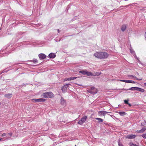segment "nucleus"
I'll use <instances>...</instances> for the list:
<instances>
[{
  "instance_id": "nucleus-27",
  "label": "nucleus",
  "mask_w": 146,
  "mask_h": 146,
  "mask_svg": "<svg viewBox=\"0 0 146 146\" xmlns=\"http://www.w3.org/2000/svg\"><path fill=\"white\" fill-rule=\"evenodd\" d=\"M24 86H26V85H25V84H22V85L19 86V88H21Z\"/></svg>"
},
{
  "instance_id": "nucleus-42",
  "label": "nucleus",
  "mask_w": 146,
  "mask_h": 146,
  "mask_svg": "<svg viewBox=\"0 0 146 146\" xmlns=\"http://www.w3.org/2000/svg\"><path fill=\"white\" fill-rule=\"evenodd\" d=\"M144 84L145 85V86H146V82Z\"/></svg>"
},
{
  "instance_id": "nucleus-13",
  "label": "nucleus",
  "mask_w": 146,
  "mask_h": 146,
  "mask_svg": "<svg viewBox=\"0 0 146 146\" xmlns=\"http://www.w3.org/2000/svg\"><path fill=\"white\" fill-rule=\"evenodd\" d=\"M61 104L63 105H65L66 104V101L62 98H61Z\"/></svg>"
},
{
  "instance_id": "nucleus-16",
  "label": "nucleus",
  "mask_w": 146,
  "mask_h": 146,
  "mask_svg": "<svg viewBox=\"0 0 146 146\" xmlns=\"http://www.w3.org/2000/svg\"><path fill=\"white\" fill-rule=\"evenodd\" d=\"M146 125V121L144 120L141 121V126H143Z\"/></svg>"
},
{
  "instance_id": "nucleus-17",
  "label": "nucleus",
  "mask_w": 146,
  "mask_h": 146,
  "mask_svg": "<svg viewBox=\"0 0 146 146\" xmlns=\"http://www.w3.org/2000/svg\"><path fill=\"white\" fill-rule=\"evenodd\" d=\"M146 130V127L145 126H143L142 128L140 130L141 131V133H143Z\"/></svg>"
},
{
  "instance_id": "nucleus-39",
  "label": "nucleus",
  "mask_w": 146,
  "mask_h": 146,
  "mask_svg": "<svg viewBox=\"0 0 146 146\" xmlns=\"http://www.w3.org/2000/svg\"><path fill=\"white\" fill-rule=\"evenodd\" d=\"M57 31L58 33H59L60 32V31L59 29H58Z\"/></svg>"
},
{
  "instance_id": "nucleus-5",
  "label": "nucleus",
  "mask_w": 146,
  "mask_h": 146,
  "mask_svg": "<svg viewBox=\"0 0 146 146\" xmlns=\"http://www.w3.org/2000/svg\"><path fill=\"white\" fill-rule=\"evenodd\" d=\"M46 101V100L43 98L33 99H32L33 102L35 101V102H44Z\"/></svg>"
},
{
  "instance_id": "nucleus-26",
  "label": "nucleus",
  "mask_w": 146,
  "mask_h": 146,
  "mask_svg": "<svg viewBox=\"0 0 146 146\" xmlns=\"http://www.w3.org/2000/svg\"><path fill=\"white\" fill-rule=\"evenodd\" d=\"M70 80H74V79H76L77 78V77H70Z\"/></svg>"
},
{
  "instance_id": "nucleus-33",
  "label": "nucleus",
  "mask_w": 146,
  "mask_h": 146,
  "mask_svg": "<svg viewBox=\"0 0 146 146\" xmlns=\"http://www.w3.org/2000/svg\"><path fill=\"white\" fill-rule=\"evenodd\" d=\"M6 133H3L2 135V136L3 137V136H5L6 135Z\"/></svg>"
},
{
  "instance_id": "nucleus-4",
  "label": "nucleus",
  "mask_w": 146,
  "mask_h": 146,
  "mask_svg": "<svg viewBox=\"0 0 146 146\" xmlns=\"http://www.w3.org/2000/svg\"><path fill=\"white\" fill-rule=\"evenodd\" d=\"M93 90V91H96V89L94 87H91L90 89H89L88 90V92L91 94H92L93 95L95 94L96 93H97V92H92L91 90Z\"/></svg>"
},
{
  "instance_id": "nucleus-1",
  "label": "nucleus",
  "mask_w": 146,
  "mask_h": 146,
  "mask_svg": "<svg viewBox=\"0 0 146 146\" xmlns=\"http://www.w3.org/2000/svg\"><path fill=\"white\" fill-rule=\"evenodd\" d=\"M94 55L96 58L100 59L107 58L108 56V54L106 52H96L94 54Z\"/></svg>"
},
{
  "instance_id": "nucleus-20",
  "label": "nucleus",
  "mask_w": 146,
  "mask_h": 146,
  "mask_svg": "<svg viewBox=\"0 0 146 146\" xmlns=\"http://www.w3.org/2000/svg\"><path fill=\"white\" fill-rule=\"evenodd\" d=\"M79 72L82 73L83 75H86V71L84 70H81Z\"/></svg>"
},
{
  "instance_id": "nucleus-34",
  "label": "nucleus",
  "mask_w": 146,
  "mask_h": 146,
  "mask_svg": "<svg viewBox=\"0 0 146 146\" xmlns=\"http://www.w3.org/2000/svg\"><path fill=\"white\" fill-rule=\"evenodd\" d=\"M9 135L10 136H12L13 134L12 133H8Z\"/></svg>"
},
{
  "instance_id": "nucleus-25",
  "label": "nucleus",
  "mask_w": 146,
  "mask_h": 146,
  "mask_svg": "<svg viewBox=\"0 0 146 146\" xmlns=\"http://www.w3.org/2000/svg\"><path fill=\"white\" fill-rule=\"evenodd\" d=\"M129 144L130 146H137V145L133 144L132 142H130Z\"/></svg>"
},
{
  "instance_id": "nucleus-2",
  "label": "nucleus",
  "mask_w": 146,
  "mask_h": 146,
  "mask_svg": "<svg viewBox=\"0 0 146 146\" xmlns=\"http://www.w3.org/2000/svg\"><path fill=\"white\" fill-rule=\"evenodd\" d=\"M42 96L44 98H52L53 97V94L52 92H48L42 94Z\"/></svg>"
},
{
  "instance_id": "nucleus-31",
  "label": "nucleus",
  "mask_w": 146,
  "mask_h": 146,
  "mask_svg": "<svg viewBox=\"0 0 146 146\" xmlns=\"http://www.w3.org/2000/svg\"><path fill=\"white\" fill-rule=\"evenodd\" d=\"M65 80L66 81H67V80H70V78H66L65 79Z\"/></svg>"
},
{
  "instance_id": "nucleus-36",
  "label": "nucleus",
  "mask_w": 146,
  "mask_h": 146,
  "mask_svg": "<svg viewBox=\"0 0 146 146\" xmlns=\"http://www.w3.org/2000/svg\"><path fill=\"white\" fill-rule=\"evenodd\" d=\"M3 141V139H2V138L0 139V141Z\"/></svg>"
},
{
  "instance_id": "nucleus-30",
  "label": "nucleus",
  "mask_w": 146,
  "mask_h": 146,
  "mask_svg": "<svg viewBox=\"0 0 146 146\" xmlns=\"http://www.w3.org/2000/svg\"><path fill=\"white\" fill-rule=\"evenodd\" d=\"M128 99L127 100H124V102L125 103V104H128Z\"/></svg>"
},
{
  "instance_id": "nucleus-29",
  "label": "nucleus",
  "mask_w": 146,
  "mask_h": 146,
  "mask_svg": "<svg viewBox=\"0 0 146 146\" xmlns=\"http://www.w3.org/2000/svg\"><path fill=\"white\" fill-rule=\"evenodd\" d=\"M31 61H33L34 63H37L38 62V60L36 59H34Z\"/></svg>"
},
{
  "instance_id": "nucleus-6",
  "label": "nucleus",
  "mask_w": 146,
  "mask_h": 146,
  "mask_svg": "<svg viewBox=\"0 0 146 146\" xmlns=\"http://www.w3.org/2000/svg\"><path fill=\"white\" fill-rule=\"evenodd\" d=\"M38 56L40 59L43 60L46 58V56L45 54L41 53L38 55Z\"/></svg>"
},
{
  "instance_id": "nucleus-41",
  "label": "nucleus",
  "mask_w": 146,
  "mask_h": 146,
  "mask_svg": "<svg viewBox=\"0 0 146 146\" xmlns=\"http://www.w3.org/2000/svg\"><path fill=\"white\" fill-rule=\"evenodd\" d=\"M91 91L92 92H97V91H93V90H91Z\"/></svg>"
},
{
  "instance_id": "nucleus-7",
  "label": "nucleus",
  "mask_w": 146,
  "mask_h": 146,
  "mask_svg": "<svg viewBox=\"0 0 146 146\" xmlns=\"http://www.w3.org/2000/svg\"><path fill=\"white\" fill-rule=\"evenodd\" d=\"M70 85V84H68L64 85L62 88V91H64L66 90L69 87V85Z\"/></svg>"
},
{
  "instance_id": "nucleus-19",
  "label": "nucleus",
  "mask_w": 146,
  "mask_h": 146,
  "mask_svg": "<svg viewBox=\"0 0 146 146\" xmlns=\"http://www.w3.org/2000/svg\"><path fill=\"white\" fill-rule=\"evenodd\" d=\"M138 87H132L130 88L129 90H136L137 91Z\"/></svg>"
},
{
  "instance_id": "nucleus-32",
  "label": "nucleus",
  "mask_w": 146,
  "mask_h": 146,
  "mask_svg": "<svg viewBox=\"0 0 146 146\" xmlns=\"http://www.w3.org/2000/svg\"><path fill=\"white\" fill-rule=\"evenodd\" d=\"M141 131L140 130H137L136 131V132H137V133H141Z\"/></svg>"
},
{
  "instance_id": "nucleus-10",
  "label": "nucleus",
  "mask_w": 146,
  "mask_h": 146,
  "mask_svg": "<svg viewBox=\"0 0 146 146\" xmlns=\"http://www.w3.org/2000/svg\"><path fill=\"white\" fill-rule=\"evenodd\" d=\"M110 113V112H108L105 111H99L98 112L99 114L103 115V116H105L106 113Z\"/></svg>"
},
{
  "instance_id": "nucleus-24",
  "label": "nucleus",
  "mask_w": 146,
  "mask_h": 146,
  "mask_svg": "<svg viewBox=\"0 0 146 146\" xmlns=\"http://www.w3.org/2000/svg\"><path fill=\"white\" fill-rule=\"evenodd\" d=\"M118 144L119 146H123V145L122 144L121 142L120 141V140L119 139L117 141Z\"/></svg>"
},
{
  "instance_id": "nucleus-38",
  "label": "nucleus",
  "mask_w": 146,
  "mask_h": 146,
  "mask_svg": "<svg viewBox=\"0 0 146 146\" xmlns=\"http://www.w3.org/2000/svg\"><path fill=\"white\" fill-rule=\"evenodd\" d=\"M7 72V71H6L5 70H4L3 71V72H2V73L4 72Z\"/></svg>"
},
{
  "instance_id": "nucleus-35",
  "label": "nucleus",
  "mask_w": 146,
  "mask_h": 146,
  "mask_svg": "<svg viewBox=\"0 0 146 146\" xmlns=\"http://www.w3.org/2000/svg\"><path fill=\"white\" fill-rule=\"evenodd\" d=\"M127 104L128 105V106L129 107H131L132 106L131 104L130 103H128V104Z\"/></svg>"
},
{
  "instance_id": "nucleus-21",
  "label": "nucleus",
  "mask_w": 146,
  "mask_h": 146,
  "mask_svg": "<svg viewBox=\"0 0 146 146\" xmlns=\"http://www.w3.org/2000/svg\"><path fill=\"white\" fill-rule=\"evenodd\" d=\"M96 119L98 121L99 123H100L103 121L104 120L101 118H96Z\"/></svg>"
},
{
  "instance_id": "nucleus-15",
  "label": "nucleus",
  "mask_w": 146,
  "mask_h": 146,
  "mask_svg": "<svg viewBox=\"0 0 146 146\" xmlns=\"http://www.w3.org/2000/svg\"><path fill=\"white\" fill-rule=\"evenodd\" d=\"M12 96V94H7L5 95L4 96L5 98H11Z\"/></svg>"
},
{
  "instance_id": "nucleus-8",
  "label": "nucleus",
  "mask_w": 146,
  "mask_h": 146,
  "mask_svg": "<svg viewBox=\"0 0 146 146\" xmlns=\"http://www.w3.org/2000/svg\"><path fill=\"white\" fill-rule=\"evenodd\" d=\"M120 81L125 82L127 83H132L135 84V82L134 81L129 80H121Z\"/></svg>"
},
{
  "instance_id": "nucleus-22",
  "label": "nucleus",
  "mask_w": 146,
  "mask_h": 146,
  "mask_svg": "<svg viewBox=\"0 0 146 146\" xmlns=\"http://www.w3.org/2000/svg\"><path fill=\"white\" fill-rule=\"evenodd\" d=\"M137 91H139L141 92H143L145 91V90L143 89H142V88H139L138 87Z\"/></svg>"
},
{
  "instance_id": "nucleus-18",
  "label": "nucleus",
  "mask_w": 146,
  "mask_h": 146,
  "mask_svg": "<svg viewBox=\"0 0 146 146\" xmlns=\"http://www.w3.org/2000/svg\"><path fill=\"white\" fill-rule=\"evenodd\" d=\"M117 112L121 116H123L126 113L125 112L123 111Z\"/></svg>"
},
{
  "instance_id": "nucleus-12",
  "label": "nucleus",
  "mask_w": 146,
  "mask_h": 146,
  "mask_svg": "<svg viewBox=\"0 0 146 146\" xmlns=\"http://www.w3.org/2000/svg\"><path fill=\"white\" fill-rule=\"evenodd\" d=\"M126 25H123L121 28V30L123 31L124 32L125 31L126 28Z\"/></svg>"
},
{
  "instance_id": "nucleus-23",
  "label": "nucleus",
  "mask_w": 146,
  "mask_h": 146,
  "mask_svg": "<svg viewBox=\"0 0 146 146\" xmlns=\"http://www.w3.org/2000/svg\"><path fill=\"white\" fill-rule=\"evenodd\" d=\"M92 75L93 74L91 72L86 71V75H87L88 76H92Z\"/></svg>"
},
{
  "instance_id": "nucleus-9",
  "label": "nucleus",
  "mask_w": 146,
  "mask_h": 146,
  "mask_svg": "<svg viewBox=\"0 0 146 146\" xmlns=\"http://www.w3.org/2000/svg\"><path fill=\"white\" fill-rule=\"evenodd\" d=\"M136 137V135H133L132 134H131L130 135H127L126 137V138L129 139H132L135 138Z\"/></svg>"
},
{
  "instance_id": "nucleus-43",
  "label": "nucleus",
  "mask_w": 146,
  "mask_h": 146,
  "mask_svg": "<svg viewBox=\"0 0 146 146\" xmlns=\"http://www.w3.org/2000/svg\"><path fill=\"white\" fill-rule=\"evenodd\" d=\"M1 102H0V105H1Z\"/></svg>"
},
{
  "instance_id": "nucleus-37",
  "label": "nucleus",
  "mask_w": 146,
  "mask_h": 146,
  "mask_svg": "<svg viewBox=\"0 0 146 146\" xmlns=\"http://www.w3.org/2000/svg\"><path fill=\"white\" fill-rule=\"evenodd\" d=\"M145 39L146 40V32H145Z\"/></svg>"
},
{
  "instance_id": "nucleus-11",
  "label": "nucleus",
  "mask_w": 146,
  "mask_h": 146,
  "mask_svg": "<svg viewBox=\"0 0 146 146\" xmlns=\"http://www.w3.org/2000/svg\"><path fill=\"white\" fill-rule=\"evenodd\" d=\"M56 56V54L54 53H51L48 55V57L50 58H54Z\"/></svg>"
},
{
  "instance_id": "nucleus-14",
  "label": "nucleus",
  "mask_w": 146,
  "mask_h": 146,
  "mask_svg": "<svg viewBox=\"0 0 146 146\" xmlns=\"http://www.w3.org/2000/svg\"><path fill=\"white\" fill-rule=\"evenodd\" d=\"M129 77H131L133 78H134L135 79L138 80H142V78H137L136 76H133L132 75H129L128 76Z\"/></svg>"
},
{
  "instance_id": "nucleus-28",
  "label": "nucleus",
  "mask_w": 146,
  "mask_h": 146,
  "mask_svg": "<svg viewBox=\"0 0 146 146\" xmlns=\"http://www.w3.org/2000/svg\"><path fill=\"white\" fill-rule=\"evenodd\" d=\"M141 136L144 138L146 139V133L143 134Z\"/></svg>"
},
{
  "instance_id": "nucleus-3",
  "label": "nucleus",
  "mask_w": 146,
  "mask_h": 146,
  "mask_svg": "<svg viewBox=\"0 0 146 146\" xmlns=\"http://www.w3.org/2000/svg\"><path fill=\"white\" fill-rule=\"evenodd\" d=\"M87 118V116H83L81 119V120L78 122V124L80 125H82L85 121Z\"/></svg>"
},
{
  "instance_id": "nucleus-40",
  "label": "nucleus",
  "mask_w": 146,
  "mask_h": 146,
  "mask_svg": "<svg viewBox=\"0 0 146 146\" xmlns=\"http://www.w3.org/2000/svg\"><path fill=\"white\" fill-rule=\"evenodd\" d=\"M134 52V51H131V53H133V52Z\"/></svg>"
}]
</instances>
